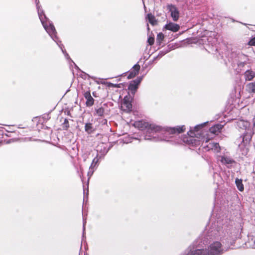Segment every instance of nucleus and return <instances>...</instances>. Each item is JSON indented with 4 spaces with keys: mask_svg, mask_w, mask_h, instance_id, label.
Returning <instances> with one entry per match:
<instances>
[{
    "mask_svg": "<svg viewBox=\"0 0 255 255\" xmlns=\"http://www.w3.org/2000/svg\"><path fill=\"white\" fill-rule=\"evenodd\" d=\"M241 124H244V122L241 121V122L239 123V125L240 126Z\"/></svg>",
    "mask_w": 255,
    "mask_h": 255,
    "instance_id": "f704fd0d",
    "label": "nucleus"
},
{
    "mask_svg": "<svg viewBox=\"0 0 255 255\" xmlns=\"http://www.w3.org/2000/svg\"><path fill=\"white\" fill-rule=\"evenodd\" d=\"M122 108L123 110L127 112H129L131 110L132 104L130 101V98L128 96H126L122 102Z\"/></svg>",
    "mask_w": 255,
    "mask_h": 255,
    "instance_id": "1a4fd4ad",
    "label": "nucleus"
},
{
    "mask_svg": "<svg viewBox=\"0 0 255 255\" xmlns=\"http://www.w3.org/2000/svg\"><path fill=\"white\" fill-rule=\"evenodd\" d=\"M208 123V122H205L203 124L197 125L193 129H191L188 132V134L189 135V137L187 138L186 141L184 140V141L186 142L188 144H196V139H195L194 137H196L198 138L201 137V133L200 131V129L202 128Z\"/></svg>",
    "mask_w": 255,
    "mask_h": 255,
    "instance_id": "20e7f679",
    "label": "nucleus"
},
{
    "mask_svg": "<svg viewBox=\"0 0 255 255\" xmlns=\"http://www.w3.org/2000/svg\"><path fill=\"white\" fill-rule=\"evenodd\" d=\"M168 8L171 13V16L173 21H177L179 17V12L177 8L173 5H168Z\"/></svg>",
    "mask_w": 255,
    "mask_h": 255,
    "instance_id": "9d476101",
    "label": "nucleus"
},
{
    "mask_svg": "<svg viewBox=\"0 0 255 255\" xmlns=\"http://www.w3.org/2000/svg\"><path fill=\"white\" fill-rule=\"evenodd\" d=\"M249 43L250 45L255 46V37L251 39Z\"/></svg>",
    "mask_w": 255,
    "mask_h": 255,
    "instance_id": "393cba45",
    "label": "nucleus"
},
{
    "mask_svg": "<svg viewBox=\"0 0 255 255\" xmlns=\"http://www.w3.org/2000/svg\"><path fill=\"white\" fill-rule=\"evenodd\" d=\"M217 159L227 167H230L232 166L233 164L235 163L234 160L226 154H224L223 155L218 156Z\"/></svg>",
    "mask_w": 255,
    "mask_h": 255,
    "instance_id": "0eeeda50",
    "label": "nucleus"
},
{
    "mask_svg": "<svg viewBox=\"0 0 255 255\" xmlns=\"http://www.w3.org/2000/svg\"><path fill=\"white\" fill-rule=\"evenodd\" d=\"M244 76L246 81H251L255 77V72L248 70L244 73Z\"/></svg>",
    "mask_w": 255,
    "mask_h": 255,
    "instance_id": "2eb2a0df",
    "label": "nucleus"
},
{
    "mask_svg": "<svg viewBox=\"0 0 255 255\" xmlns=\"http://www.w3.org/2000/svg\"><path fill=\"white\" fill-rule=\"evenodd\" d=\"M84 96L86 99V105L87 107H91L94 103V99L91 96L90 91H86L84 94Z\"/></svg>",
    "mask_w": 255,
    "mask_h": 255,
    "instance_id": "f8f14e48",
    "label": "nucleus"
},
{
    "mask_svg": "<svg viewBox=\"0 0 255 255\" xmlns=\"http://www.w3.org/2000/svg\"><path fill=\"white\" fill-rule=\"evenodd\" d=\"M154 41V39L152 37H149L148 39V42L149 43V45H151L153 44Z\"/></svg>",
    "mask_w": 255,
    "mask_h": 255,
    "instance_id": "cd10ccee",
    "label": "nucleus"
},
{
    "mask_svg": "<svg viewBox=\"0 0 255 255\" xmlns=\"http://www.w3.org/2000/svg\"><path fill=\"white\" fill-rule=\"evenodd\" d=\"M85 223H86V222L84 221L83 222V232H84L85 230Z\"/></svg>",
    "mask_w": 255,
    "mask_h": 255,
    "instance_id": "473e14b6",
    "label": "nucleus"
},
{
    "mask_svg": "<svg viewBox=\"0 0 255 255\" xmlns=\"http://www.w3.org/2000/svg\"><path fill=\"white\" fill-rule=\"evenodd\" d=\"M85 130L88 133L90 134L94 131V128L91 123H86L85 126Z\"/></svg>",
    "mask_w": 255,
    "mask_h": 255,
    "instance_id": "6ab92c4d",
    "label": "nucleus"
},
{
    "mask_svg": "<svg viewBox=\"0 0 255 255\" xmlns=\"http://www.w3.org/2000/svg\"><path fill=\"white\" fill-rule=\"evenodd\" d=\"M217 229H214L216 228V225L215 224L213 228L208 233V237H210V238L220 237L221 239L230 236L229 230L227 228V226L223 225L222 227L220 226L219 221H217Z\"/></svg>",
    "mask_w": 255,
    "mask_h": 255,
    "instance_id": "7ed1b4c3",
    "label": "nucleus"
},
{
    "mask_svg": "<svg viewBox=\"0 0 255 255\" xmlns=\"http://www.w3.org/2000/svg\"><path fill=\"white\" fill-rule=\"evenodd\" d=\"M220 242L216 241L211 244L207 251L208 255H219L224 252Z\"/></svg>",
    "mask_w": 255,
    "mask_h": 255,
    "instance_id": "39448f33",
    "label": "nucleus"
},
{
    "mask_svg": "<svg viewBox=\"0 0 255 255\" xmlns=\"http://www.w3.org/2000/svg\"><path fill=\"white\" fill-rule=\"evenodd\" d=\"M93 167L90 169V167L89 168V171L88 172V176H89V178L92 175L94 172V170L93 169Z\"/></svg>",
    "mask_w": 255,
    "mask_h": 255,
    "instance_id": "bb28decb",
    "label": "nucleus"
},
{
    "mask_svg": "<svg viewBox=\"0 0 255 255\" xmlns=\"http://www.w3.org/2000/svg\"><path fill=\"white\" fill-rule=\"evenodd\" d=\"M246 90L249 93H255V82L248 84L246 86Z\"/></svg>",
    "mask_w": 255,
    "mask_h": 255,
    "instance_id": "a211bd4d",
    "label": "nucleus"
},
{
    "mask_svg": "<svg viewBox=\"0 0 255 255\" xmlns=\"http://www.w3.org/2000/svg\"><path fill=\"white\" fill-rule=\"evenodd\" d=\"M223 126L220 124H217L213 127H212L210 129L209 131L211 133L215 134H218L220 132L221 129L222 128Z\"/></svg>",
    "mask_w": 255,
    "mask_h": 255,
    "instance_id": "dca6fc26",
    "label": "nucleus"
},
{
    "mask_svg": "<svg viewBox=\"0 0 255 255\" xmlns=\"http://www.w3.org/2000/svg\"><path fill=\"white\" fill-rule=\"evenodd\" d=\"M98 159L97 158V157H95L94 158V159L93 160L92 163L90 166V169L93 167V164H96L98 162Z\"/></svg>",
    "mask_w": 255,
    "mask_h": 255,
    "instance_id": "a878e982",
    "label": "nucleus"
},
{
    "mask_svg": "<svg viewBox=\"0 0 255 255\" xmlns=\"http://www.w3.org/2000/svg\"><path fill=\"white\" fill-rule=\"evenodd\" d=\"M105 110L103 107H99L96 109V114L99 117H102L104 115Z\"/></svg>",
    "mask_w": 255,
    "mask_h": 255,
    "instance_id": "4be33fe9",
    "label": "nucleus"
},
{
    "mask_svg": "<svg viewBox=\"0 0 255 255\" xmlns=\"http://www.w3.org/2000/svg\"><path fill=\"white\" fill-rule=\"evenodd\" d=\"M236 185L239 190L243 191L244 189V187L242 183V180L237 178L235 180Z\"/></svg>",
    "mask_w": 255,
    "mask_h": 255,
    "instance_id": "aec40b11",
    "label": "nucleus"
},
{
    "mask_svg": "<svg viewBox=\"0 0 255 255\" xmlns=\"http://www.w3.org/2000/svg\"><path fill=\"white\" fill-rule=\"evenodd\" d=\"M241 137H242V142L244 143V144H247L249 143L251 140L252 136L251 134L245 133L243 136Z\"/></svg>",
    "mask_w": 255,
    "mask_h": 255,
    "instance_id": "f3484780",
    "label": "nucleus"
},
{
    "mask_svg": "<svg viewBox=\"0 0 255 255\" xmlns=\"http://www.w3.org/2000/svg\"><path fill=\"white\" fill-rule=\"evenodd\" d=\"M211 138H213V137H203V141L205 142V143H207Z\"/></svg>",
    "mask_w": 255,
    "mask_h": 255,
    "instance_id": "c756f323",
    "label": "nucleus"
},
{
    "mask_svg": "<svg viewBox=\"0 0 255 255\" xmlns=\"http://www.w3.org/2000/svg\"><path fill=\"white\" fill-rule=\"evenodd\" d=\"M147 18L150 23L152 25H155L156 24L157 21L155 19V18L153 15L151 13H149L147 15Z\"/></svg>",
    "mask_w": 255,
    "mask_h": 255,
    "instance_id": "412c9836",
    "label": "nucleus"
},
{
    "mask_svg": "<svg viewBox=\"0 0 255 255\" xmlns=\"http://www.w3.org/2000/svg\"><path fill=\"white\" fill-rule=\"evenodd\" d=\"M244 63H242V62H241L240 63L238 64L239 66H240V65L244 66Z\"/></svg>",
    "mask_w": 255,
    "mask_h": 255,
    "instance_id": "72a5a7b5",
    "label": "nucleus"
},
{
    "mask_svg": "<svg viewBox=\"0 0 255 255\" xmlns=\"http://www.w3.org/2000/svg\"><path fill=\"white\" fill-rule=\"evenodd\" d=\"M141 80L142 78H138L129 84L128 89L131 91L132 93L134 94L135 93Z\"/></svg>",
    "mask_w": 255,
    "mask_h": 255,
    "instance_id": "9b49d317",
    "label": "nucleus"
},
{
    "mask_svg": "<svg viewBox=\"0 0 255 255\" xmlns=\"http://www.w3.org/2000/svg\"><path fill=\"white\" fill-rule=\"evenodd\" d=\"M63 125L66 127V128H68L69 127V123L67 119H65L64 120V122L63 123Z\"/></svg>",
    "mask_w": 255,
    "mask_h": 255,
    "instance_id": "c85d7f7f",
    "label": "nucleus"
},
{
    "mask_svg": "<svg viewBox=\"0 0 255 255\" xmlns=\"http://www.w3.org/2000/svg\"><path fill=\"white\" fill-rule=\"evenodd\" d=\"M124 143H128V142H130V139L127 140L126 139L123 140Z\"/></svg>",
    "mask_w": 255,
    "mask_h": 255,
    "instance_id": "7c9ffc66",
    "label": "nucleus"
},
{
    "mask_svg": "<svg viewBox=\"0 0 255 255\" xmlns=\"http://www.w3.org/2000/svg\"><path fill=\"white\" fill-rule=\"evenodd\" d=\"M253 127H254V130H255V117H254V118L253 119Z\"/></svg>",
    "mask_w": 255,
    "mask_h": 255,
    "instance_id": "2f4dec72",
    "label": "nucleus"
},
{
    "mask_svg": "<svg viewBox=\"0 0 255 255\" xmlns=\"http://www.w3.org/2000/svg\"><path fill=\"white\" fill-rule=\"evenodd\" d=\"M166 30H170L172 32H175L178 31L179 30L180 26L176 24L173 22H169L167 24H166L164 27Z\"/></svg>",
    "mask_w": 255,
    "mask_h": 255,
    "instance_id": "ddd939ff",
    "label": "nucleus"
},
{
    "mask_svg": "<svg viewBox=\"0 0 255 255\" xmlns=\"http://www.w3.org/2000/svg\"><path fill=\"white\" fill-rule=\"evenodd\" d=\"M164 39V35L160 33L157 36V40L160 43Z\"/></svg>",
    "mask_w": 255,
    "mask_h": 255,
    "instance_id": "b1692460",
    "label": "nucleus"
},
{
    "mask_svg": "<svg viewBox=\"0 0 255 255\" xmlns=\"http://www.w3.org/2000/svg\"><path fill=\"white\" fill-rule=\"evenodd\" d=\"M249 243L251 248L255 249V236L249 240Z\"/></svg>",
    "mask_w": 255,
    "mask_h": 255,
    "instance_id": "5701e85b",
    "label": "nucleus"
},
{
    "mask_svg": "<svg viewBox=\"0 0 255 255\" xmlns=\"http://www.w3.org/2000/svg\"><path fill=\"white\" fill-rule=\"evenodd\" d=\"M246 125H248V123H246ZM245 127H247V126H244Z\"/></svg>",
    "mask_w": 255,
    "mask_h": 255,
    "instance_id": "c9c22d12",
    "label": "nucleus"
},
{
    "mask_svg": "<svg viewBox=\"0 0 255 255\" xmlns=\"http://www.w3.org/2000/svg\"><path fill=\"white\" fill-rule=\"evenodd\" d=\"M182 255H208L206 249H195L190 246Z\"/></svg>",
    "mask_w": 255,
    "mask_h": 255,
    "instance_id": "423d86ee",
    "label": "nucleus"
},
{
    "mask_svg": "<svg viewBox=\"0 0 255 255\" xmlns=\"http://www.w3.org/2000/svg\"><path fill=\"white\" fill-rule=\"evenodd\" d=\"M35 1L36 3V8L37 9L38 14L43 27L50 35L51 38L57 44V45L60 48L65 57L67 59H69L70 57L68 54L66 53V51L63 49V45L60 44V43H61V42L58 40V38L56 35L57 33L53 24L46 17L44 13L43 10L41 8V6L38 4L39 1H37V0H35Z\"/></svg>",
    "mask_w": 255,
    "mask_h": 255,
    "instance_id": "f03ea898",
    "label": "nucleus"
},
{
    "mask_svg": "<svg viewBox=\"0 0 255 255\" xmlns=\"http://www.w3.org/2000/svg\"><path fill=\"white\" fill-rule=\"evenodd\" d=\"M135 125L141 130H145V140H152L154 141H168L172 137V135L182 133L185 129L184 126L162 128L144 122H136Z\"/></svg>",
    "mask_w": 255,
    "mask_h": 255,
    "instance_id": "f257e3e1",
    "label": "nucleus"
},
{
    "mask_svg": "<svg viewBox=\"0 0 255 255\" xmlns=\"http://www.w3.org/2000/svg\"><path fill=\"white\" fill-rule=\"evenodd\" d=\"M140 69V66L138 64H135L132 68V70L130 72L128 76V79H131L134 77L138 73Z\"/></svg>",
    "mask_w": 255,
    "mask_h": 255,
    "instance_id": "4468645a",
    "label": "nucleus"
},
{
    "mask_svg": "<svg viewBox=\"0 0 255 255\" xmlns=\"http://www.w3.org/2000/svg\"><path fill=\"white\" fill-rule=\"evenodd\" d=\"M203 148L205 150L208 151L212 150L214 152L216 153L219 152L221 149L219 143L212 142H209L206 145H204Z\"/></svg>",
    "mask_w": 255,
    "mask_h": 255,
    "instance_id": "6e6552de",
    "label": "nucleus"
}]
</instances>
